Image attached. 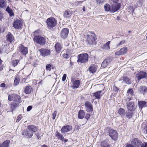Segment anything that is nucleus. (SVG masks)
I'll return each instance as SVG.
<instances>
[{
	"label": "nucleus",
	"instance_id": "obj_1",
	"mask_svg": "<svg viewBox=\"0 0 147 147\" xmlns=\"http://www.w3.org/2000/svg\"><path fill=\"white\" fill-rule=\"evenodd\" d=\"M37 128L33 125H29L25 131L22 133L23 135L26 136L28 138H31L33 136V132L37 131Z\"/></svg>",
	"mask_w": 147,
	"mask_h": 147
},
{
	"label": "nucleus",
	"instance_id": "obj_10",
	"mask_svg": "<svg viewBox=\"0 0 147 147\" xmlns=\"http://www.w3.org/2000/svg\"><path fill=\"white\" fill-rule=\"evenodd\" d=\"M127 51V48L125 47L121 48L119 51L116 52L115 53L116 55H122L125 54Z\"/></svg>",
	"mask_w": 147,
	"mask_h": 147
},
{
	"label": "nucleus",
	"instance_id": "obj_41",
	"mask_svg": "<svg viewBox=\"0 0 147 147\" xmlns=\"http://www.w3.org/2000/svg\"><path fill=\"white\" fill-rule=\"evenodd\" d=\"M104 8L106 11H110L111 10V7L110 5L108 4H106L104 5Z\"/></svg>",
	"mask_w": 147,
	"mask_h": 147
},
{
	"label": "nucleus",
	"instance_id": "obj_54",
	"mask_svg": "<svg viewBox=\"0 0 147 147\" xmlns=\"http://www.w3.org/2000/svg\"><path fill=\"white\" fill-rule=\"evenodd\" d=\"M109 1L111 3L113 2L115 4L117 3L118 0H109Z\"/></svg>",
	"mask_w": 147,
	"mask_h": 147
},
{
	"label": "nucleus",
	"instance_id": "obj_34",
	"mask_svg": "<svg viewBox=\"0 0 147 147\" xmlns=\"http://www.w3.org/2000/svg\"><path fill=\"white\" fill-rule=\"evenodd\" d=\"M6 11L9 14L10 16H13L14 15L12 10L8 6L6 9Z\"/></svg>",
	"mask_w": 147,
	"mask_h": 147
},
{
	"label": "nucleus",
	"instance_id": "obj_47",
	"mask_svg": "<svg viewBox=\"0 0 147 147\" xmlns=\"http://www.w3.org/2000/svg\"><path fill=\"white\" fill-rule=\"evenodd\" d=\"M126 42L125 40H121L118 45V46H120L124 44Z\"/></svg>",
	"mask_w": 147,
	"mask_h": 147
},
{
	"label": "nucleus",
	"instance_id": "obj_63",
	"mask_svg": "<svg viewBox=\"0 0 147 147\" xmlns=\"http://www.w3.org/2000/svg\"><path fill=\"white\" fill-rule=\"evenodd\" d=\"M41 147H48V146L47 145L45 144H44Z\"/></svg>",
	"mask_w": 147,
	"mask_h": 147
},
{
	"label": "nucleus",
	"instance_id": "obj_59",
	"mask_svg": "<svg viewBox=\"0 0 147 147\" xmlns=\"http://www.w3.org/2000/svg\"><path fill=\"white\" fill-rule=\"evenodd\" d=\"M5 84L4 83H2L1 84L0 86L1 87H4L5 86Z\"/></svg>",
	"mask_w": 147,
	"mask_h": 147
},
{
	"label": "nucleus",
	"instance_id": "obj_14",
	"mask_svg": "<svg viewBox=\"0 0 147 147\" xmlns=\"http://www.w3.org/2000/svg\"><path fill=\"white\" fill-rule=\"evenodd\" d=\"M72 83V87L73 88H76L79 87L80 84V81L79 80H71Z\"/></svg>",
	"mask_w": 147,
	"mask_h": 147
},
{
	"label": "nucleus",
	"instance_id": "obj_29",
	"mask_svg": "<svg viewBox=\"0 0 147 147\" xmlns=\"http://www.w3.org/2000/svg\"><path fill=\"white\" fill-rule=\"evenodd\" d=\"M134 114L133 111H128L127 112L126 115V117L127 118L130 119L131 118Z\"/></svg>",
	"mask_w": 147,
	"mask_h": 147
},
{
	"label": "nucleus",
	"instance_id": "obj_50",
	"mask_svg": "<svg viewBox=\"0 0 147 147\" xmlns=\"http://www.w3.org/2000/svg\"><path fill=\"white\" fill-rule=\"evenodd\" d=\"M51 67V65L50 64H47L46 66V69L47 70H49L50 71L51 69L50 67Z\"/></svg>",
	"mask_w": 147,
	"mask_h": 147
},
{
	"label": "nucleus",
	"instance_id": "obj_35",
	"mask_svg": "<svg viewBox=\"0 0 147 147\" xmlns=\"http://www.w3.org/2000/svg\"><path fill=\"white\" fill-rule=\"evenodd\" d=\"M134 92L132 88H129L127 92V96H131L133 95Z\"/></svg>",
	"mask_w": 147,
	"mask_h": 147
},
{
	"label": "nucleus",
	"instance_id": "obj_52",
	"mask_svg": "<svg viewBox=\"0 0 147 147\" xmlns=\"http://www.w3.org/2000/svg\"><path fill=\"white\" fill-rule=\"evenodd\" d=\"M66 76H67L66 74H63V76L62 78V80L63 81H64L65 80L66 78Z\"/></svg>",
	"mask_w": 147,
	"mask_h": 147
},
{
	"label": "nucleus",
	"instance_id": "obj_5",
	"mask_svg": "<svg viewBox=\"0 0 147 147\" xmlns=\"http://www.w3.org/2000/svg\"><path fill=\"white\" fill-rule=\"evenodd\" d=\"M34 41L36 43L44 45L45 42V39L43 37L39 36H35L34 38Z\"/></svg>",
	"mask_w": 147,
	"mask_h": 147
},
{
	"label": "nucleus",
	"instance_id": "obj_61",
	"mask_svg": "<svg viewBox=\"0 0 147 147\" xmlns=\"http://www.w3.org/2000/svg\"><path fill=\"white\" fill-rule=\"evenodd\" d=\"M63 57L65 58H69V56H63Z\"/></svg>",
	"mask_w": 147,
	"mask_h": 147
},
{
	"label": "nucleus",
	"instance_id": "obj_32",
	"mask_svg": "<svg viewBox=\"0 0 147 147\" xmlns=\"http://www.w3.org/2000/svg\"><path fill=\"white\" fill-rule=\"evenodd\" d=\"M55 136L57 137L58 139H60L61 141L63 140V139H64V137L58 131L55 133Z\"/></svg>",
	"mask_w": 147,
	"mask_h": 147
},
{
	"label": "nucleus",
	"instance_id": "obj_12",
	"mask_svg": "<svg viewBox=\"0 0 147 147\" xmlns=\"http://www.w3.org/2000/svg\"><path fill=\"white\" fill-rule=\"evenodd\" d=\"M88 56H78L77 62H80L81 63L86 62L88 60Z\"/></svg>",
	"mask_w": 147,
	"mask_h": 147
},
{
	"label": "nucleus",
	"instance_id": "obj_11",
	"mask_svg": "<svg viewBox=\"0 0 147 147\" xmlns=\"http://www.w3.org/2000/svg\"><path fill=\"white\" fill-rule=\"evenodd\" d=\"M72 129V127L71 125H69L63 126L61 130V133H65L70 131Z\"/></svg>",
	"mask_w": 147,
	"mask_h": 147
},
{
	"label": "nucleus",
	"instance_id": "obj_36",
	"mask_svg": "<svg viewBox=\"0 0 147 147\" xmlns=\"http://www.w3.org/2000/svg\"><path fill=\"white\" fill-rule=\"evenodd\" d=\"M14 98L13 101L19 102L20 101L21 98L20 96L17 94H14Z\"/></svg>",
	"mask_w": 147,
	"mask_h": 147
},
{
	"label": "nucleus",
	"instance_id": "obj_18",
	"mask_svg": "<svg viewBox=\"0 0 147 147\" xmlns=\"http://www.w3.org/2000/svg\"><path fill=\"white\" fill-rule=\"evenodd\" d=\"M41 54L42 55H48L51 54V52L49 50L42 49L39 50Z\"/></svg>",
	"mask_w": 147,
	"mask_h": 147
},
{
	"label": "nucleus",
	"instance_id": "obj_2",
	"mask_svg": "<svg viewBox=\"0 0 147 147\" xmlns=\"http://www.w3.org/2000/svg\"><path fill=\"white\" fill-rule=\"evenodd\" d=\"M106 131H108L109 136L113 140H116L117 139L118 134L115 130L110 129V128H107L106 129Z\"/></svg>",
	"mask_w": 147,
	"mask_h": 147
},
{
	"label": "nucleus",
	"instance_id": "obj_39",
	"mask_svg": "<svg viewBox=\"0 0 147 147\" xmlns=\"http://www.w3.org/2000/svg\"><path fill=\"white\" fill-rule=\"evenodd\" d=\"M20 79L19 77H16L14 80V84L15 86L18 85L20 82Z\"/></svg>",
	"mask_w": 147,
	"mask_h": 147
},
{
	"label": "nucleus",
	"instance_id": "obj_57",
	"mask_svg": "<svg viewBox=\"0 0 147 147\" xmlns=\"http://www.w3.org/2000/svg\"><path fill=\"white\" fill-rule=\"evenodd\" d=\"M104 1V0H97V2L98 3L100 4V3H102Z\"/></svg>",
	"mask_w": 147,
	"mask_h": 147
},
{
	"label": "nucleus",
	"instance_id": "obj_56",
	"mask_svg": "<svg viewBox=\"0 0 147 147\" xmlns=\"http://www.w3.org/2000/svg\"><path fill=\"white\" fill-rule=\"evenodd\" d=\"M32 106H29L28 107V108L27 109V111H30L32 109Z\"/></svg>",
	"mask_w": 147,
	"mask_h": 147
},
{
	"label": "nucleus",
	"instance_id": "obj_48",
	"mask_svg": "<svg viewBox=\"0 0 147 147\" xmlns=\"http://www.w3.org/2000/svg\"><path fill=\"white\" fill-rule=\"evenodd\" d=\"M56 114H57V111H54V113H53V114H52V115H53V117H52V119H53L54 120L56 116Z\"/></svg>",
	"mask_w": 147,
	"mask_h": 147
},
{
	"label": "nucleus",
	"instance_id": "obj_22",
	"mask_svg": "<svg viewBox=\"0 0 147 147\" xmlns=\"http://www.w3.org/2000/svg\"><path fill=\"white\" fill-rule=\"evenodd\" d=\"M19 102L13 101L11 103V109L12 110L14 109L19 105Z\"/></svg>",
	"mask_w": 147,
	"mask_h": 147
},
{
	"label": "nucleus",
	"instance_id": "obj_42",
	"mask_svg": "<svg viewBox=\"0 0 147 147\" xmlns=\"http://www.w3.org/2000/svg\"><path fill=\"white\" fill-rule=\"evenodd\" d=\"M101 147H110V145L105 141L101 143Z\"/></svg>",
	"mask_w": 147,
	"mask_h": 147
},
{
	"label": "nucleus",
	"instance_id": "obj_62",
	"mask_svg": "<svg viewBox=\"0 0 147 147\" xmlns=\"http://www.w3.org/2000/svg\"><path fill=\"white\" fill-rule=\"evenodd\" d=\"M78 55H88V54L86 53H83V54H79Z\"/></svg>",
	"mask_w": 147,
	"mask_h": 147
},
{
	"label": "nucleus",
	"instance_id": "obj_40",
	"mask_svg": "<svg viewBox=\"0 0 147 147\" xmlns=\"http://www.w3.org/2000/svg\"><path fill=\"white\" fill-rule=\"evenodd\" d=\"M6 46L4 45L0 48V53L3 54V53L6 52Z\"/></svg>",
	"mask_w": 147,
	"mask_h": 147
},
{
	"label": "nucleus",
	"instance_id": "obj_55",
	"mask_svg": "<svg viewBox=\"0 0 147 147\" xmlns=\"http://www.w3.org/2000/svg\"><path fill=\"white\" fill-rule=\"evenodd\" d=\"M90 115L89 114H86L85 117L87 120H88L90 118Z\"/></svg>",
	"mask_w": 147,
	"mask_h": 147
},
{
	"label": "nucleus",
	"instance_id": "obj_20",
	"mask_svg": "<svg viewBox=\"0 0 147 147\" xmlns=\"http://www.w3.org/2000/svg\"><path fill=\"white\" fill-rule=\"evenodd\" d=\"M55 47L56 52L57 53H59L60 52V50L62 48L61 44L59 42H57L55 44Z\"/></svg>",
	"mask_w": 147,
	"mask_h": 147
},
{
	"label": "nucleus",
	"instance_id": "obj_8",
	"mask_svg": "<svg viewBox=\"0 0 147 147\" xmlns=\"http://www.w3.org/2000/svg\"><path fill=\"white\" fill-rule=\"evenodd\" d=\"M136 77L139 81L141 79L147 77V75L146 72L141 71L136 74Z\"/></svg>",
	"mask_w": 147,
	"mask_h": 147
},
{
	"label": "nucleus",
	"instance_id": "obj_21",
	"mask_svg": "<svg viewBox=\"0 0 147 147\" xmlns=\"http://www.w3.org/2000/svg\"><path fill=\"white\" fill-rule=\"evenodd\" d=\"M97 69V66L96 65H93L90 66L89 68V70L91 73H95Z\"/></svg>",
	"mask_w": 147,
	"mask_h": 147
},
{
	"label": "nucleus",
	"instance_id": "obj_49",
	"mask_svg": "<svg viewBox=\"0 0 147 147\" xmlns=\"http://www.w3.org/2000/svg\"><path fill=\"white\" fill-rule=\"evenodd\" d=\"M113 89L114 91L116 93H117L118 92L119 90L118 88L115 86H113Z\"/></svg>",
	"mask_w": 147,
	"mask_h": 147
},
{
	"label": "nucleus",
	"instance_id": "obj_9",
	"mask_svg": "<svg viewBox=\"0 0 147 147\" xmlns=\"http://www.w3.org/2000/svg\"><path fill=\"white\" fill-rule=\"evenodd\" d=\"M20 51L21 53L22 54L24 55H26L28 53V48L27 47H25L23 45L21 44L19 47Z\"/></svg>",
	"mask_w": 147,
	"mask_h": 147
},
{
	"label": "nucleus",
	"instance_id": "obj_53",
	"mask_svg": "<svg viewBox=\"0 0 147 147\" xmlns=\"http://www.w3.org/2000/svg\"><path fill=\"white\" fill-rule=\"evenodd\" d=\"M125 147H135L133 145L131 144H127L125 146Z\"/></svg>",
	"mask_w": 147,
	"mask_h": 147
},
{
	"label": "nucleus",
	"instance_id": "obj_43",
	"mask_svg": "<svg viewBox=\"0 0 147 147\" xmlns=\"http://www.w3.org/2000/svg\"><path fill=\"white\" fill-rule=\"evenodd\" d=\"M31 87L30 86H27L25 88L24 90L26 94H29L31 92Z\"/></svg>",
	"mask_w": 147,
	"mask_h": 147
},
{
	"label": "nucleus",
	"instance_id": "obj_25",
	"mask_svg": "<svg viewBox=\"0 0 147 147\" xmlns=\"http://www.w3.org/2000/svg\"><path fill=\"white\" fill-rule=\"evenodd\" d=\"M10 141L9 140L4 141L1 144H0V147H9Z\"/></svg>",
	"mask_w": 147,
	"mask_h": 147
},
{
	"label": "nucleus",
	"instance_id": "obj_33",
	"mask_svg": "<svg viewBox=\"0 0 147 147\" xmlns=\"http://www.w3.org/2000/svg\"><path fill=\"white\" fill-rule=\"evenodd\" d=\"M138 104L140 108H142L145 106L146 102L145 101H138Z\"/></svg>",
	"mask_w": 147,
	"mask_h": 147
},
{
	"label": "nucleus",
	"instance_id": "obj_17",
	"mask_svg": "<svg viewBox=\"0 0 147 147\" xmlns=\"http://www.w3.org/2000/svg\"><path fill=\"white\" fill-rule=\"evenodd\" d=\"M22 23L21 21L17 20L15 21L13 24V26L16 28H19L22 26Z\"/></svg>",
	"mask_w": 147,
	"mask_h": 147
},
{
	"label": "nucleus",
	"instance_id": "obj_6",
	"mask_svg": "<svg viewBox=\"0 0 147 147\" xmlns=\"http://www.w3.org/2000/svg\"><path fill=\"white\" fill-rule=\"evenodd\" d=\"M126 105L127 109L130 111H135L137 107L135 103L132 101L127 102Z\"/></svg>",
	"mask_w": 147,
	"mask_h": 147
},
{
	"label": "nucleus",
	"instance_id": "obj_64",
	"mask_svg": "<svg viewBox=\"0 0 147 147\" xmlns=\"http://www.w3.org/2000/svg\"><path fill=\"white\" fill-rule=\"evenodd\" d=\"M85 9H86L85 7H83V9H82V10L84 11H86Z\"/></svg>",
	"mask_w": 147,
	"mask_h": 147
},
{
	"label": "nucleus",
	"instance_id": "obj_27",
	"mask_svg": "<svg viewBox=\"0 0 147 147\" xmlns=\"http://www.w3.org/2000/svg\"><path fill=\"white\" fill-rule=\"evenodd\" d=\"M139 90L141 93H143L144 94L147 92V88L146 86H141L139 88Z\"/></svg>",
	"mask_w": 147,
	"mask_h": 147
},
{
	"label": "nucleus",
	"instance_id": "obj_26",
	"mask_svg": "<svg viewBox=\"0 0 147 147\" xmlns=\"http://www.w3.org/2000/svg\"><path fill=\"white\" fill-rule=\"evenodd\" d=\"M122 79L123 80V82H124L126 84H129L131 83L130 79L127 77H123V78H121V79Z\"/></svg>",
	"mask_w": 147,
	"mask_h": 147
},
{
	"label": "nucleus",
	"instance_id": "obj_38",
	"mask_svg": "<svg viewBox=\"0 0 147 147\" xmlns=\"http://www.w3.org/2000/svg\"><path fill=\"white\" fill-rule=\"evenodd\" d=\"M110 42V41H108L102 47V49L107 50L109 49L110 48L109 46Z\"/></svg>",
	"mask_w": 147,
	"mask_h": 147
},
{
	"label": "nucleus",
	"instance_id": "obj_24",
	"mask_svg": "<svg viewBox=\"0 0 147 147\" xmlns=\"http://www.w3.org/2000/svg\"><path fill=\"white\" fill-rule=\"evenodd\" d=\"M110 61V60L109 59L107 58L105 59L102 62L101 66L104 68L106 67Z\"/></svg>",
	"mask_w": 147,
	"mask_h": 147
},
{
	"label": "nucleus",
	"instance_id": "obj_46",
	"mask_svg": "<svg viewBox=\"0 0 147 147\" xmlns=\"http://www.w3.org/2000/svg\"><path fill=\"white\" fill-rule=\"evenodd\" d=\"M14 96V94L9 95L8 96V100L9 101H11L12 100L13 101Z\"/></svg>",
	"mask_w": 147,
	"mask_h": 147
},
{
	"label": "nucleus",
	"instance_id": "obj_60",
	"mask_svg": "<svg viewBox=\"0 0 147 147\" xmlns=\"http://www.w3.org/2000/svg\"><path fill=\"white\" fill-rule=\"evenodd\" d=\"M67 140L65 139L64 138V139H63V140L61 141H63L65 143L66 142H67Z\"/></svg>",
	"mask_w": 147,
	"mask_h": 147
},
{
	"label": "nucleus",
	"instance_id": "obj_45",
	"mask_svg": "<svg viewBox=\"0 0 147 147\" xmlns=\"http://www.w3.org/2000/svg\"><path fill=\"white\" fill-rule=\"evenodd\" d=\"M142 128H144L143 131L146 134L147 133V125L144 124L142 126Z\"/></svg>",
	"mask_w": 147,
	"mask_h": 147
},
{
	"label": "nucleus",
	"instance_id": "obj_51",
	"mask_svg": "<svg viewBox=\"0 0 147 147\" xmlns=\"http://www.w3.org/2000/svg\"><path fill=\"white\" fill-rule=\"evenodd\" d=\"M22 117V115H20L17 117V119L16 120L17 122H19V121L21 119Z\"/></svg>",
	"mask_w": 147,
	"mask_h": 147
},
{
	"label": "nucleus",
	"instance_id": "obj_7",
	"mask_svg": "<svg viewBox=\"0 0 147 147\" xmlns=\"http://www.w3.org/2000/svg\"><path fill=\"white\" fill-rule=\"evenodd\" d=\"M131 143L135 147H141L142 142L138 138H134L131 141Z\"/></svg>",
	"mask_w": 147,
	"mask_h": 147
},
{
	"label": "nucleus",
	"instance_id": "obj_16",
	"mask_svg": "<svg viewBox=\"0 0 147 147\" xmlns=\"http://www.w3.org/2000/svg\"><path fill=\"white\" fill-rule=\"evenodd\" d=\"M120 8V5L119 3H115L114 5H113L112 6L111 12L114 13L116 11L119 10Z\"/></svg>",
	"mask_w": 147,
	"mask_h": 147
},
{
	"label": "nucleus",
	"instance_id": "obj_15",
	"mask_svg": "<svg viewBox=\"0 0 147 147\" xmlns=\"http://www.w3.org/2000/svg\"><path fill=\"white\" fill-rule=\"evenodd\" d=\"M69 33V30L67 28H64L62 30L61 33V37L63 38H66Z\"/></svg>",
	"mask_w": 147,
	"mask_h": 147
},
{
	"label": "nucleus",
	"instance_id": "obj_44",
	"mask_svg": "<svg viewBox=\"0 0 147 147\" xmlns=\"http://www.w3.org/2000/svg\"><path fill=\"white\" fill-rule=\"evenodd\" d=\"M19 61V60H13L12 62V63L13 64V65L14 67H15L18 64Z\"/></svg>",
	"mask_w": 147,
	"mask_h": 147
},
{
	"label": "nucleus",
	"instance_id": "obj_4",
	"mask_svg": "<svg viewBox=\"0 0 147 147\" xmlns=\"http://www.w3.org/2000/svg\"><path fill=\"white\" fill-rule=\"evenodd\" d=\"M86 37L87 42L89 45L95 44L96 37L95 34L93 35L87 34Z\"/></svg>",
	"mask_w": 147,
	"mask_h": 147
},
{
	"label": "nucleus",
	"instance_id": "obj_31",
	"mask_svg": "<svg viewBox=\"0 0 147 147\" xmlns=\"http://www.w3.org/2000/svg\"><path fill=\"white\" fill-rule=\"evenodd\" d=\"M6 38L8 40L11 42L13 40L14 37L11 33H9L7 35Z\"/></svg>",
	"mask_w": 147,
	"mask_h": 147
},
{
	"label": "nucleus",
	"instance_id": "obj_13",
	"mask_svg": "<svg viewBox=\"0 0 147 147\" xmlns=\"http://www.w3.org/2000/svg\"><path fill=\"white\" fill-rule=\"evenodd\" d=\"M85 106L87 112H91L93 111V108L91 103L88 101L85 102Z\"/></svg>",
	"mask_w": 147,
	"mask_h": 147
},
{
	"label": "nucleus",
	"instance_id": "obj_58",
	"mask_svg": "<svg viewBox=\"0 0 147 147\" xmlns=\"http://www.w3.org/2000/svg\"><path fill=\"white\" fill-rule=\"evenodd\" d=\"M131 96H128L126 100L127 101H129L131 100Z\"/></svg>",
	"mask_w": 147,
	"mask_h": 147
},
{
	"label": "nucleus",
	"instance_id": "obj_28",
	"mask_svg": "<svg viewBox=\"0 0 147 147\" xmlns=\"http://www.w3.org/2000/svg\"><path fill=\"white\" fill-rule=\"evenodd\" d=\"M71 12L69 10H67L65 11L63 16L65 18H69L71 16Z\"/></svg>",
	"mask_w": 147,
	"mask_h": 147
},
{
	"label": "nucleus",
	"instance_id": "obj_37",
	"mask_svg": "<svg viewBox=\"0 0 147 147\" xmlns=\"http://www.w3.org/2000/svg\"><path fill=\"white\" fill-rule=\"evenodd\" d=\"M6 5V0H0V7L3 8L5 7Z\"/></svg>",
	"mask_w": 147,
	"mask_h": 147
},
{
	"label": "nucleus",
	"instance_id": "obj_3",
	"mask_svg": "<svg viewBox=\"0 0 147 147\" xmlns=\"http://www.w3.org/2000/svg\"><path fill=\"white\" fill-rule=\"evenodd\" d=\"M46 22L48 27L52 28L56 25L57 21L54 18L51 17L47 19Z\"/></svg>",
	"mask_w": 147,
	"mask_h": 147
},
{
	"label": "nucleus",
	"instance_id": "obj_19",
	"mask_svg": "<svg viewBox=\"0 0 147 147\" xmlns=\"http://www.w3.org/2000/svg\"><path fill=\"white\" fill-rule=\"evenodd\" d=\"M102 92V90H100L94 93L93 96H94L96 99H99L102 95L103 94H101Z\"/></svg>",
	"mask_w": 147,
	"mask_h": 147
},
{
	"label": "nucleus",
	"instance_id": "obj_30",
	"mask_svg": "<svg viewBox=\"0 0 147 147\" xmlns=\"http://www.w3.org/2000/svg\"><path fill=\"white\" fill-rule=\"evenodd\" d=\"M85 115V113L84 111L80 110L78 113V117L79 119H82Z\"/></svg>",
	"mask_w": 147,
	"mask_h": 147
},
{
	"label": "nucleus",
	"instance_id": "obj_23",
	"mask_svg": "<svg viewBox=\"0 0 147 147\" xmlns=\"http://www.w3.org/2000/svg\"><path fill=\"white\" fill-rule=\"evenodd\" d=\"M118 113L121 117H124L126 114V112L125 110L122 108H120L118 110Z\"/></svg>",
	"mask_w": 147,
	"mask_h": 147
}]
</instances>
